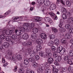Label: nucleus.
Here are the masks:
<instances>
[{"label":"nucleus","instance_id":"f257e3e1","mask_svg":"<svg viewBox=\"0 0 73 73\" xmlns=\"http://www.w3.org/2000/svg\"><path fill=\"white\" fill-rule=\"evenodd\" d=\"M34 26L35 24L33 23H31L30 24L28 23H25L23 24V27L21 26L20 27L21 28V31L22 32H24L25 30L27 31V32H29V29H32Z\"/></svg>","mask_w":73,"mask_h":73},{"label":"nucleus","instance_id":"f03ea898","mask_svg":"<svg viewBox=\"0 0 73 73\" xmlns=\"http://www.w3.org/2000/svg\"><path fill=\"white\" fill-rule=\"evenodd\" d=\"M50 66V63H46L45 64L41 65L40 66L38 67L37 71L38 73H42V71L45 70L46 68H49Z\"/></svg>","mask_w":73,"mask_h":73},{"label":"nucleus","instance_id":"7ed1b4c3","mask_svg":"<svg viewBox=\"0 0 73 73\" xmlns=\"http://www.w3.org/2000/svg\"><path fill=\"white\" fill-rule=\"evenodd\" d=\"M11 59V60L12 61H14V62H16V60H21L22 58L21 56L20 55H17V54H14L13 55V56L12 57L10 56Z\"/></svg>","mask_w":73,"mask_h":73},{"label":"nucleus","instance_id":"20e7f679","mask_svg":"<svg viewBox=\"0 0 73 73\" xmlns=\"http://www.w3.org/2000/svg\"><path fill=\"white\" fill-rule=\"evenodd\" d=\"M11 28L12 30H10L9 31H7L5 29H3L2 31V33H6L7 35H13V34H14V31H13V30H14V29H15V27H13Z\"/></svg>","mask_w":73,"mask_h":73},{"label":"nucleus","instance_id":"39448f33","mask_svg":"<svg viewBox=\"0 0 73 73\" xmlns=\"http://www.w3.org/2000/svg\"><path fill=\"white\" fill-rule=\"evenodd\" d=\"M35 18L31 19V21L33 22H38L39 25H41L42 24V18L36 17Z\"/></svg>","mask_w":73,"mask_h":73},{"label":"nucleus","instance_id":"423d86ee","mask_svg":"<svg viewBox=\"0 0 73 73\" xmlns=\"http://www.w3.org/2000/svg\"><path fill=\"white\" fill-rule=\"evenodd\" d=\"M37 1L39 4H42L44 3L46 6H48L50 5V1L49 0H37Z\"/></svg>","mask_w":73,"mask_h":73},{"label":"nucleus","instance_id":"0eeeda50","mask_svg":"<svg viewBox=\"0 0 73 73\" xmlns=\"http://www.w3.org/2000/svg\"><path fill=\"white\" fill-rule=\"evenodd\" d=\"M29 61L31 62H33L35 61V59L33 58H30L28 59H26L25 60H24V63L25 65H27L29 64Z\"/></svg>","mask_w":73,"mask_h":73},{"label":"nucleus","instance_id":"6e6552de","mask_svg":"<svg viewBox=\"0 0 73 73\" xmlns=\"http://www.w3.org/2000/svg\"><path fill=\"white\" fill-rule=\"evenodd\" d=\"M63 21H63L62 19L61 20L60 23L59 25V27H60L59 29L60 32H65L66 31V29H65V28L61 27L64 24Z\"/></svg>","mask_w":73,"mask_h":73},{"label":"nucleus","instance_id":"1a4fd4ad","mask_svg":"<svg viewBox=\"0 0 73 73\" xmlns=\"http://www.w3.org/2000/svg\"><path fill=\"white\" fill-rule=\"evenodd\" d=\"M9 44L8 42H4L3 45L1 44V42L0 41V50H3L4 49V48H9Z\"/></svg>","mask_w":73,"mask_h":73},{"label":"nucleus","instance_id":"9d476101","mask_svg":"<svg viewBox=\"0 0 73 73\" xmlns=\"http://www.w3.org/2000/svg\"><path fill=\"white\" fill-rule=\"evenodd\" d=\"M24 18V17H13V22H17L19 21H23V19Z\"/></svg>","mask_w":73,"mask_h":73},{"label":"nucleus","instance_id":"9b49d317","mask_svg":"<svg viewBox=\"0 0 73 73\" xmlns=\"http://www.w3.org/2000/svg\"><path fill=\"white\" fill-rule=\"evenodd\" d=\"M65 27L67 29H69V32L70 33L73 34V29L70 27V25H65Z\"/></svg>","mask_w":73,"mask_h":73},{"label":"nucleus","instance_id":"f8f14e48","mask_svg":"<svg viewBox=\"0 0 73 73\" xmlns=\"http://www.w3.org/2000/svg\"><path fill=\"white\" fill-rule=\"evenodd\" d=\"M46 54L48 57H50L52 56L51 53V50L49 48H45V49Z\"/></svg>","mask_w":73,"mask_h":73},{"label":"nucleus","instance_id":"ddd939ff","mask_svg":"<svg viewBox=\"0 0 73 73\" xmlns=\"http://www.w3.org/2000/svg\"><path fill=\"white\" fill-rule=\"evenodd\" d=\"M22 52H23L24 54L25 55V56L28 55L29 53V52H30L29 49H27L25 50L24 48H22Z\"/></svg>","mask_w":73,"mask_h":73},{"label":"nucleus","instance_id":"4468645a","mask_svg":"<svg viewBox=\"0 0 73 73\" xmlns=\"http://www.w3.org/2000/svg\"><path fill=\"white\" fill-rule=\"evenodd\" d=\"M6 40L7 41H9V43H10V44H13L14 42V41L13 40L11 39L10 36H6Z\"/></svg>","mask_w":73,"mask_h":73},{"label":"nucleus","instance_id":"2eb2a0df","mask_svg":"<svg viewBox=\"0 0 73 73\" xmlns=\"http://www.w3.org/2000/svg\"><path fill=\"white\" fill-rule=\"evenodd\" d=\"M20 30H15V33L16 34L17 36H19L21 35V32H23V31H21V28L20 27Z\"/></svg>","mask_w":73,"mask_h":73},{"label":"nucleus","instance_id":"dca6fc26","mask_svg":"<svg viewBox=\"0 0 73 73\" xmlns=\"http://www.w3.org/2000/svg\"><path fill=\"white\" fill-rule=\"evenodd\" d=\"M3 29L1 31H0V34H2L0 36V38L2 39V40H3V39H4L5 38V34H6V33H3Z\"/></svg>","mask_w":73,"mask_h":73},{"label":"nucleus","instance_id":"f3484780","mask_svg":"<svg viewBox=\"0 0 73 73\" xmlns=\"http://www.w3.org/2000/svg\"><path fill=\"white\" fill-rule=\"evenodd\" d=\"M39 56L43 57H48L46 54L44 52H40Z\"/></svg>","mask_w":73,"mask_h":73},{"label":"nucleus","instance_id":"a211bd4d","mask_svg":"<svg viewBox=\"0 0 73 73\" xmlns=\"http://www.w3.org/2000/svg\"><path fill=\"white\" fill-rule=\"evenodd\" d=\"M7 54H8V55H9V58L11 59V57H12L13 56V54H12V50H7Z\"/></svg>","mask_w":73,"mask_h":73},{"label":"nucleus","instance_id":"6ab92c4d","mask_svg":"<svg viewBox=\"0 0 73 73\" xmlns=\"http://www.w3.org/2000/svg\"><path fill=\"white\" fill-rule=\"evenodd\" d=\"M48 14L50 15L51 17H55V14H54V13L52 12H47L46 13H45L46 15H48Z\"/></svg>","mask_w":73,"mask_h":73},{"label":"nucleus","instance_id":"aec40b11","mask_svg":"<svg viewBox=\"0 0 73 73\" xmlns=\"http://www.w3.org/2000/svg\"><path fill=\"white\" fill-rule=\"evenodd\" d=\"M22 37L23 38L24 40H27L29 38V35L27 33H25Z\"/></svg>","mask_w":73,"mask_h":73},{"label":"nucleus","instance_id":"412c9836","mask_svg":"<svg viewBox=\"0 0 73 73\" xmlns=\"http://www.w3.org/2000/svg\"><path fill=\"white\" fill-rule=\"evenodd\" d=\"M65 38L66 39H69L70 38L72 37V35H70L68 33H65Z\"/></svg>","mask_w":73,"mask_h":73},{"label":"nucleus","instance_id":"4be33fe9","mask_svg":"<svg viewBox=\"0 0 73 73\" xmlns=\"http://www.w3.org/2000/svg\"><path fill=\"white\" fill-rule=\"evenodd\" d=\"M40 36L41 38L43 40H45L46 38V35L45 33H41L40 35Z\"/></svg>","mask_w":73,"mask_h":73},{"label":"nucleus","instance_id":"5701e85b","mask_svg":"<svg viewBox=\"0 0 73 73\" xmlns=\"http://www.w3.org/2000/svg\"><path fill=\"white\" fill-rule=\"evenodd\" d=\"M11 11H8L4 14V15L5 16L0 15V18H5V17H6V16L8 15L10 13Z\"/></svg>","mask_w":73,"mask_h":73},{"label":"nucleus","instance_id":"b1692460","mask_svg":"<svg viewBox=\"0 0 73 73\" xmlns=\"http://www.w3.org/2000/svg\"><path fill=\"white\" fill-rule=\"evenodd\" d=\"M11 38H12L14 40H15L16 39H18L19 38V36H17L16 35H13L11 37Z\"/></svg>","mask_w":73,"mask_h":73},{"label":"nucleus","instance_id":"393cba45","mask_svg":"<svg viewBox=\"0 0 73 73\" xmlns=\"http://www.w3.org/2000/svg\"><path fill=\"white\" fill-rule=\"evenodd\" d=\"M67 21L69 23H71V24H73V18L71 17H68Z\"/></svg>","mask_w":73,"mask_h":73},{"label":"nucleus","instance_id":"a878e982","mask_svg":"<svg viewBox=\"0 0 73 73\" xmlns=\"http://www.w3.org/2000/svg\"><path fill=\"white\" fill-rule=\"evenodd\" d=\"M30 56L31 57H32L31 58H33V57H34L36 55V52L35 51H32L30 52Z\"/></svg>","mask_w":73,"mask_h":73},{"label":"nucleus","instance_id":"bb28decb","mask_svg":"<svg viewBox=\"0 0 73 73\" xmlns=\"http://www.w3.org/2000/svg\"><path fill=\"white\" fill-rule=\"evenodd\" d=\"M54 60L56 62H59L61 60V57L60 56H58L57 57L55 58Z\"/></svg>","mask_w":73,"mask_h":73},{"label":"nucleus","instance_id":"cd10ccee","mask_svg":"<svg viewBox=\"0 0 73 73\" xmlns=\"http://www.w3.org/2000/svg\"><path fill=\"white\" fill-rule=\"evenodd\" d=\"M56 5L54 4H52L50 7V10H53L56 9Z\"/></svg>","mask_w":73,"mask_h":73},{"label":"nucleus","instance_id":"c85d7f7f","mask_svg":"<svg viewBox=\"0 0 73 73\" xmlns=\"http://www.w3.org/2000/svg\"><path fill=\"white\" fill-rule=\"evenodd\" d=\"M36 42L37 44H40L43 42V41L41 39H38L36 40Z\"/></svg>","mask_w":73,"mask_h":73},{"label":"nucleus","instance_id":"c756f323","mask_svg":"<svg viewBox=\"0 0 73 73\" xmlns=\"http://www.w3.org/2000/svg\"><path fill=\"white\" fill-rule=\"evenodd\" d=\"M63 49H64L63 47L61 46H60L57 49V52L58 53H59V52H60V51H61V50Z\"/></svg>","mask_w":73,"mask_h":73},{"label":"nucleus","instance_id":"7c9ffc66","mask_svg":"<svg viewBox=\"0 0 73 73\" xmlns=\"http://www.w3.org/2000/svg\"><path fill=\"white\" fill-rule=\"evenodd\" d=\"M54 43L56 45H58L60 44V42L58 39H56L54 40Z\"/></svg>","mask_w":73,"mask_h":73},{"label":"nucleus","instance_id":"2f4dec72","mask_svg":"<svg viewBox=\"0 0 73 73\" xmlns=\"http://www.w3.org/2000/svg\"><path fill=\"white\" fill-rule=\"evenodd\" d=\"M62 12L61 13L62 14H66V13L67 11L66 8H62L61 9Z\"/></svg>","mask_w":73,"mask_h":73},{"label":"nucleus","instance_id":"473e14b6","mask_svg":"<svg viewBox=\"0 0 73 73\" xmlns=\"http://www.w3.org/2000/svg\"><path fill=\"white\" fill-rule=\"evenodd\" d=\"M60 2L63 5H65V2L63 1V0H57L56 3L57 4H58Z\"/></svg>","mask_w":73,"mask_h":73},{"label":"nucleus","instance_id":"72a5a7b5","mask_svg":"<svg viewBox=\"0 0 73 73\" xmlns=\"http://www.w3.org/2000/svg\"><path fill=\"white\" fill-rule=\"evenodd\" d=\"M31 37L33 39H36L37 38V35L36 33H33L31 35Z\"/></svg>","mask_w":73,"mask_h":73},{"label":"nucleus","instance_id":"f704fd0d","mask_svg":"<svg viewBox=\"0 0 73 73\" xmlns=\"http://www.w3.org/2000/svg\"><path fill=\"white\" fill-rule=\"evenodd\" d=\"M44 20L45 21H48L49 23L52 20V19L49 17H45L44 18Z\"/></svg>","mask_w":73,"mask_h":73},{"label":"nucleus","instance_id":"c9c22d12","mask_svg":"<svg viewBox=\"0 0 73 73\" xmlns=\"http://www.w3.org/2000/svg\"><path fill=\"white\" fill-rule=\"evenodd\" d=\"M53 61H54V60L53 58H50L48 59V62L50 64H52V63L53 62Z\"/></svg>","mask_w":73,"mask_h":73},{"label":"nucleus","instance_id":"e433bc0d","mask_svg":"<svg viewBox=\"0 0 73 73\" xmlns=\"http://www.w3.org/2000/svg\"><path fill=\"white\" fill-rule=\"evenodd\" d=\"M38 31V29L34 28L32 29V32L35 33H37Z\"/></svg>","mask_w":73,"mask_h":73},{"label":"nucleus","instance_id":"4c0bfd02","mask_svg":"<svg viewBox=\"0 0 73 73\" xmlns=\"http://www.w3.org/2000/svg\"><path fill=\"white\" fill-rule=\"evenodd\" d=\"M65 52H66V50L65 48H63V49L61 50L59 53L61 55H63V54L65 53Z\"/></svg>","mask_w":73,"mask_h":73},{"label":"nucleus","instance_id":"58836bf2","mask_svg":"<svg viewBox=\"0 0 73 73\" xmlns=\"http://www.w3.org/2000/svg\"><path fill=\"white\" fill-rule=\"evenodd\" d=\"M51 29L52 32H54V33H57L58 32V30L55 27H52Z\"/></svg>","mask_w":73,"mask_h":73},{"label":"nucleus","instance_id":"ea45409f","mask_svg":"<svg viewBox=\"0 0 73 73\" xmlns=\"http://www.w3.org/2000/svg\"><path fill=\"white\" fill-rule=\"evenodd\" d=\"M62 17V18L63 19H64L65 20L66 19L67 17V16H66V15L65 14H62V13H61Z\"/></svg>","mask_w":73,"mask_h":73},{"label":"nucleus","instance_id":"a19ab883","mask_svg":"<svg viewBox=\"0 0 73 73\" xmlns=\"http://www.w3.org/2000/svg\"><path fill=\"white\" fill-rule=\"evenodd\" d=\"M45 73H51V70L49 68H47L45 69Z\"/></svg>","mask_w":73,"mask_h":73},{"label":"nucleus","instance_id":"79ce46f5","mask_svg":"<svg viewBox=\"0 0 73 73\" xmlns=\"http://www.w3.org/2000/svg\"><path fill=\"white\" fill-rule=\"evenodd\" d=\"M19 73H24V70L22 68H21L19 69Z\"/></svg>","mask_w":73,"mask_h":73},{"label":"nucleus","instance_id":"37998d69","mask_svg":"<svg viewBox=\"0 0 73 73\" xmlns=\"http://www.w3.org/2000/svg\"><path fill=\"white\" fill-rule=\"evenodd\" d=\"M66 5L67 7H70L71 5V3H70V2L69 1H66Z\"/></svg>","mask_w":73,"mask_h":73},{"label":"nucleus","instance_id":"c03bdc74","mask_svg":"<svg viewBox=\"0 0 73 73\" xmlns=\"http://www.w3.org/2000/svg\"><path fill=\"white\" fill-rule=\"evenodd\" d=\"M34 63H33V66L34 68H37L38 66V64L36 63V62H34Z\"/></svg>","mask_w":73,"mask_h":73},{"label":"nucleus","instance_id":"a18cd8bd","mask_svg":"<svg viewBox=\"0 0 73 73\" xmlns=\"http://www.w3.org/2000/svg\"><path fill=\"white\" fill-rule=\"evenodd\" d=\"M49 38L50 39H54L55 38V36L54 35H50L49 36Z\"/></svg>","mask_w":73,"mask_h":73},{"label":"nucleus","instance_id":"49530a36","mask_svg":"<svg viewBox=\"0 0 73 73\" xmlns=\"http://www.w3.org/2000/svg\"><path fill=\"white\" fill-rule=\"evenodd\" d=\"M53 42L52 40L50 41L49 42L48 44V46H52L53 45Z\"/></svg>","mask_w":73,"mask_h":73},{"label":"nucleus","instance_id":"de8ad7c7","mask_svg":"<svg viewBox=\"0 0 73 73\" xmlns=\"http://www.w3.org/2000/svg\"><path fill=\"white\" fill-rule=\"evenodd\" d=\"M36 48L37 50H40V49H41V46L40 45H37L36 46Z\"/></svg>","mask_w":73,"mask_h":73},{"label":"nucleus","instance_id":"09e8293b","mask_svg":"<svg viewBox=\"0 0 73 73\" xmlns=\"http://www.w3.org/2000/svg\"><path fill=\"white\" fill-rule=\"evenodd\" d=\"M51 66L52 67V71L53 72H55V71H56V70H58V69L56 68V66L53 65H51Z\"/></svg>","mask_w":73,"mask_h":73},{"label":"nucleus","instance_id":"8fccbe9b","mask_svg":"<svg viewBox=\"0 0 73 73\" xmlns=\"http://www.w3.org/2000/svg\"><path fill=\"white\" fill-rule=\"evenodd\" d=\"M69 55L70 57H72L73 56V51L70 50L69 53Z\"/></svg>","mask_w":73,"mask_h":73},{"label":"nucleus","instance_id":"3c124183","mask_svg":"<svg viewBox=\"0 0 73 73\" xmlns=\"http://www.w3.org/2000/svg\"><path fill=\"white\" fill-rule=\"evenodd\" d=\"M32 45V42H27V45L28 46H31Z\"/></svg>","mask_w":73,"mask_h":73},{"label":"nucleus","instance_id":"603ef678","mask_svg":"<svg viewBox=\"0 0 73 73\" xmlns=\"http://www.w3.org/2000/svg\"><path fill=\"white\" fill-rule=\"evenodd\" d=\"M69 59V56H66L64 57V61H67Z\"/></svg>","mask_w":73,"mask_h":73},{"label":"nucleus","instance_id":"864d4df0","mask_svg":"<svg viewBox=\"0 0 73 73\" xmlns=\"http://www.w3.org/2000/svg\"><path fill=\"white\" fill-rule=\"evenodd\" d=\"M61 42L63 44H65L66 42V40H64V39H62L61 40Z\"/></svg>","mask_w":73,"mask_h":73},{"label":"nucleus","instance_id":"5fc2aeb1","mask_svg":"<svg viewBox=\"0 0 73 73\" xmlns=\"http://www.w3.org/2000/svg\"><path fill=\"white\" fill-rule=\"evenodd\" d=\"M68 70L69 72H72V71H73V67L72 66L69 67L68 68Z\"/></svg>","mask_w":73,"mask_h":73},{"label":"nucleus","instance_id":"6e6d98bb","mask_svg":"<svg viewBox=\"0 0 73 73\" xmlns=\"http://www.w3.org/2000/svg\"><path fill=\"white\" fill-rule=\"evenodd\" d=\"M51 49L53 51H55L56 50V47L54 46H52Z\"/></svg>","mask_w":73,"mask_h":73},{"label":"nucleus","instance_id":"4d7b16f0","mask_svg":"<svg viewBox=\"0 0 73 73\" xmlns=\"http://www.w3.org/2000/svg\"><path fill=\"white\" fill-rule=\"evenodd\" d=\"M53 56L54 57H55V58H56V57H57L58 56V55H57V54L54 53L53 54Z\"/></svg>","mask_w":73,"mask_h":73},{"label":"nucleus","instance_id":"13d9d810","mask_svg":"<svg viewBox=\"0 0 73 73\" xmlns=\"http://www.w3.org/2000/svg\"><path fill=\"white\" fill-rule=\"evenodd\" d=\"M35 58L36 60H38L40 59V57L38 55H36L35 56Z\"/></svg>","mask_w":73,"mask_h":73},{"label":"nucleus","instance_id":"bf43d9fd","mask_svg":"<svg viewBox=\"0 0 73 73\" xmlns=\"http://www.w3.org/2000/svg\"><path fill=\"white\" fill-rule=\"evenodd\" d=\"M22 45L23 46H26L27 45V42H22Z\"/></svg>","mask_w":73,"mask_h":73},{"label":"nucleus","instance_id":"052dcab7","mask_svg":"<svg viewBox=\"0 0 73 73\" xmlns=\"http://www.w3.org/2000/svg\"><path fill=\"white\" fill-rule=\"evenodd\" d=\"M62 69L63 72H65V71L66 70V69H67V68L66 67H65L63 68H62Z\"/></svg>","mask_w":73,"mask_h":73},{"label":"nucleus","instance_id":"680f3d73","mask_svg":"<svg viewBox=\"0 0 73 73\" xmlns=\"http://www.w3.org/2000/svg\"><path fill=\"white\" fill-rule=\"evenodd\" d=\"M49 23L50 25H53L54 24V23L53 22V21L51 20L49 22Z\"/></svg>","mask_w":73,"mask_h":73},{"label":"nucleus","instance_id":"e2e57ef3","mask_svg":"<svg viewBox=\"0 0 73 73\" xmlns=\"http://www.w3.org/2000/svg\"><path fill=\"white\" fill-rule=\"evenodd\" d=\"M17 70V66H15L14 69V72H16Z\"/></svg>","mask_w":73,"mask_h":73},{"label":"nucleus","instance_id":"0e129e2a","mask_svg":"<svg viewBox=\"0 0 73 73\" xmlns=\"http://www.w3.org/2000/svg\"><path fill=\"white\" fill-rule=\"evenodd\" d=\"M25 64L22 63L20 65V66L22 68H24L25 67Z\"/></svg>","mask_w":73,"mask_h":73},{"label":"nucleus","instance_id":"69168bd1","mask_svg":"<svg viewBox=\"0 0 73 73\" xmlns=\"http://www.w3.org/2000/svg\"><path fill=\"white\" fill-rule=\"evenodd\" d=\"M67 62L69 64H72V61H71V60H68L67 61Z\"/></svg>","mask_w":73,"mask_h":73},{"label":"nucleus","instance_id":"338daca9","mask_svg":"<svg viewBox=\"0 0 73 73\" xmlns=\"http://www.w3.org/2000/svg\"><path fill=\"white\" fill-rule=\"evenodd\" d=\"M2 62H3V64H4V63L5 62V60L3 58H2Z\"/></svg>","mask_w":73,"mask_h":73},{"label":"nucleus","instance_id":"774afa93","mask_svg":"<svg viewBox=\"0 0 73 73\" xmlns=\"http://www.w3.org/2000/svg\"><path fill=\"white\" fill-rule=\"evenodd\" d=\"M8 62H6L5 64H4L3 65V66L5 67L7 65H8Z\"/></svg>","mask_w":73,"mask_h":73}]
</instances>
